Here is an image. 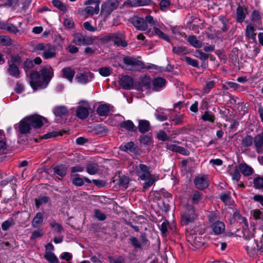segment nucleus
<instances>
[{
	"mask_svg": "<svg viewBox=\"0 0 263 263\" xmlns=\"http://www.w3.org/2000/svg\"><path fill=\"white\" fill-rule=\"evenodd\" d=\"M124 64L127 66V69H140V67H143L144 63L140 61L137 60L134 58L126 57L123 59Z\"/></svg>",
	"mask_w": 263,
	"mask_h": 263,
	"instance_id": "obj_11",
	"label": "nucleus"
},
{
	"mask_svg": "<svg viewBox=\"0 0 263 263\" xmlns=\"http://www.w3.org/2000/svg\"><path fill=\"white\" fill-rule=\"evenodd\" d=\"M234 218L236 220H237L240 224H242V233L243 237L246 239H250L253 237L254 235V228L250 229L249 224L246 218L242 217L240 215L239 212H236L234 213Z\"/></svg>",
	"mask_w": 263,
	"mask_h": 263,
	"instance_id": "obj_5",
	"label": "nucleus"
},
{
	"mask_svg": "<svg viewBox=\"0 0 263 263\" xmlns=\"http://www.w3.org/2000/svg\"><path fill=\"white\" fill-rule=\"evenodd\" d=\"M12 44V40L8 36H0V45L9 46Z\"/></svg>",
	"mask_w": 263,
	"mask_h": 263,
	"instance_id": "obj_52",
	"label": "nucleus"
},
{
	"mask_svg": "<svg viewBox=\"0 0 263 263\" xmlns=\"http://www.w3.org/2000/svg\"><path fill=\"white\" fill-rule=\"evenodd\" d=\"M195 56L202 60H207L209 58L208 54L202 52L200 50H197L195 52Z\"/></svg>",
	"mask_w": 263,
	"mask_h": 263,
	"instance_id": "obj_64",
	"label": "nucleus"
},
{
	"mask_svg": "<svg viewBox=\"0 0 263 263\" xmlns=\"http://www.w3.org/2000/svg\"><path fill=\"white\" fill-rule=\"evenodd\" d=\"M54 173L61 177L66 175L67 168L65 165H61L55 166L54 168Z\"/></svg>",
	"mask_w": 263,
	"mask_h": 263,
	"instance_id": "obj_42",
	"label": "nucleus"
},
{
	"mask_svg": "<svg viewBox=\"0 0 263 263\" xmlns=\"http://www.w3.org/2000/svg\"><path fill=\"white\" fill-rule=\"evenodd\" d=\"M131 23L138 30L144 31L147 29V24L153 25L155 24V21L152 16L148 15L144 18L134 16L131 18Z\"/></svg>",
	"mask_w": 263,
	"mask_h": 263,
	"instance_id": "obj_4",
	"label": "nucleus"
},
{
	"mask_svg": "<svg viewBox=\"0 0 263 263\" xmlns=\"http://www.w3.org/2000/svg\"><path fill=\"white\" fill-rule=\"evenodd\" d=\"M93 78V74L90 72H84L78 73L76 77L77 82L81 84H86Z\"/></svg>",
	"mask_w": 263,
	"mask_h": 263,
	"instance_id": "obj_15",
	"label": "nucleus"
},
{
	"mask_svg": "<svg viewBox=\"0 0 263 263\" xmlns=\"http://www.w3.org/2000/svg\"><path fill=\"white\" fill-rule=\"evenodd\" d=\"M232 179L234 182H237L240 178L241 175L239 171L235 169L233 173L231 174Z\"/></svg>",
	"mask_w": 263,
	"mask_h": 263,
	"instance_id": "obj_61",
	"label": "nucleus"
},
{
	"mask_svg": "<svg viewBox=\"0 0 263 263\" xmlns=\"http://www.w3.org/2000/svg\"><path fill=\"white\" fill-rule=\"evenodd\" d=\"M44 257L50 263H59L58 258L53 252H45Z\"/></svg>",
	"mask_w": 263,
	"mask_h": 263,
	"instance_id": "obj_43",
	"label": "nucleus"
},
{
	"mask_svg": "<svg viewBox=\"0 0 263 263\" xmlns=\"http://www.w3.org/2000/svg\"><path fill=\"white\" fill-rule=\"evenodd\" d=\"M121 127L129 131H134L136 130V127L133 122L130 120H127L121 124Z\"/></svg>",
	"mask_w": 263,
	"mask_h": 263,
	"instance_id": "obj_48",
	"label": "nucleus"
},
{
	"mask_svg": "<svg viewBox=\"0 0 263 263\" xmlns=\"http://www.w3.org/2000/svg\"><path fill=\"white\" fill-rule=\"evenodd\" d=\"M117 0H108L104 2L101 6V13L105 15H108L119 6Z\"/></svg>",
	"mask_w": 263,
	"mask_h": 263,
	"instance_id": "obj_10",
	"label": "nucleus"
},
{
	"mask_svg": "<svg viewBox=\"0 0 263 263\" xmlns=\"http://www.w3.org/2000/svg\"><path fill=\"white\" fill-rule=\"evenodd\" d=\"M29 83L33 91H35L38 88H44L46 87L39 73L35 71H32L30 73Z\"/></svg>",
	"mask_w": 263,
	"mask_h": 263,
	"instance_id": "obj_6",
	"label": "nucleus"
},
{
	"mask_svg": "<svg viewBox=\"0 0 263 263\" xmlns=\"http://www.w3.org/2000/svg\"><path fill=\"white\" fill-rule=\"evenodd\" d=\"M132 172L142 180L145 181L143 186L145 189L149 187L155 181L149 167L145 164H139L133 166Z\"/></svg>",
	"mask_w": 263,
	"mask_h": 263,
	"instance_id": "obj_1",
	"label": "nucleus"
},
{
	"mask_svg": "<svg viewBox=\"0 0 263 263\" xmlns=\"http://www.w3.org/2000/svg\"><path fill=\"white\" fill-rule=\"evenodd\" d=\"M52 112L55 116L62 117L67 114L68 110L64 106H57L52 108Z\"/></svg>",
	"mask_w": 263,
	"mask_h": 263,
	"instance_id": "obj_30",
	"label": "nucleus"
},
{
	"mask_svg": "<svg viewBox=\"0 0 263 263\" xmlns=\"http://www.w3.org/2000/svg\"><path fill=\"white\" fill-rule=\"evenodd\" d=\"M49 223L51 227L57 233H61L63 231L62 226L60 224L57 223L54 220L52 219L50 220Z\"/></svg>",
	"mask_w": 263,
	"mask_h": 263,
	"instance_id": "obj_46",
	"label": "nucleus"
},
{
	"mask_svg": "<svg viewBox=\"0 0 263 263\" xmlns=\"http://www.w3.org/2000/svg\"><path fill=\"white\" fill-rule=\"evenodd\" d=\"M148 0H127L125 4L130 7H139L148 5Z\"/></svg>",
	"mask_w": 263,
	"mask_h": 263,
	"instance_id": "obj_27",
	"label": "nucleus"
},
{
	"mask_svg": "<svg viewBox=\"0 0 263 263\" xmlns=\"http://www.w3.org/2000/svg\"><path fill=\"white\" fill-rule=\"evenodd\" d=\"M94 213L96 218L99 220L103 221L106 219L105 215L103 213L101 212L99 210H96Z\"/></svg>",
	"mask_w": 263,
	"mask_h": 263,
	"instance_id": "obj_60",
	"label": "nucleus"
},
{
	"mask_svg": "<svg viewBox=\"0 0 263 263\" xmlns=\"http://www.w3.org/2000/svg\"><path fill=\"white\" fill-rule=\"evenodd\" d=\"M173 52L177 54L181 55L188 52L186 47L185 46H176L173 48Z\"/></svg>",
	"mask_w": 263,
	"mask_h": 263,
	"instance_id": "obj_49",
	"label": "nucleus"
},
{
	"mask_svg": "<svg viewBox=\"0 0 263 263\" xmlns=\"http://www.w3.org/2000/svg\"><path fill=\"white\" fill-rule=\"evenodd\" d=\"M90 105L86 101H81L78 103L77 116L81 119L86 118L89 115Z\"/></svg>",
	"mask_w": 263,
	"mask_h": 263,
	"instance_id": "obj_8",
	"label": "nucleus"
},
{
	"mask_svg": "<svg viewBox=\"0 0 263 263\" xmlns=\"http://www.w3.org/2000/svg\"><path fill=\"white\" fill-rule=\"evenodd\" d=\"M43 221V214L40 213L38 212L36 214L35 217L33 218V220L32 221V226L33 228H38L40 227Z\"/></svg>",
	"mask_w": 263,
	"mask_h": 263,
	"instance_id": "obj_34",
	"label": "nucleus"
},
{
	"mask_svg": "<svg viewBox=\"0 0 263 263\" xmlns=\"http://www.w3.org/2000/svg\"><path fill=\"white\" fill-rule=\"evenodd\" d=\"M130 241L132 245L136 248H141L146 245L147 241L145 235H141L139 239L135 237L130 238Z\"/></svg>",
	"mask_w": 263,
	"mask_h": 263,
	"instance_id": "obj_21",
	"label": "nucleus"
},
{
	"mask_svg": "<svg viewBox=\"0 0 263 263\" xmlns=\"http://www.w3.org/2000/svg\"><path fill=\"white\" fill-rule=\"evenodd\" d=\"M186 238L187 241L191 243V245L194 246L196 249L200 247L203 245L202 237L197 234L190 232V233L187 234Z\"/></svg>",
	"mask_w": 263,
	"mask_h": 263,
	"instance_id": "obj_14",
	"label": "nucleus"
},
{
	"mask_svg": "<svg viewBox=\"0 0 263 263\" xmlns=\"http://www.w3.org/2000/svg\"><path fill=\"white\" fill-rule=\"evenodd\" d=\"M253 186L256 189H263V177L257 176L254 178Z\"/></svg>",
	"mask_w": 263,
	"mask_h": 263,
	"instance_id": "obj_44",
	"label": "nucleus"
},
{
	"mask_svg": "<svg viewBox=\"0 0 263 263\" xmlns=\"http://www.w3.org/2000/svg\"><path fill=\"white\" fill-rule=\"evenodd\" d=\"M194 183L196 187L199 190H203L208 187L209 181L207 176L201 175L196 177L194 180Z\"/></svg>",
	"mask_w": 263,
	"mask_h": 263,
	"instance_id": "obj_17",
	"label": "nucleus"
},
{
	"mask_svg": "<svg viewBox=\"0 0 263 263\" xmlns=\"http://www.w3.org/2000/svg\"><path fill=\"white\" fill-rule=\"evenodd\" d=\"M100 11V6H98L97 4L95 7L92 6H88L86 7L83 11V15H85V17L91 16L93 14H97Z\"/></svg>",
	"mask_w": 263,
	"mask_h": 263,
	"instance_id": "obj_23",
	"label": "nucleus"
},
{
	"mask_svg": "<svg viewBox=\"0 0 263 263\" xmlns=\"http://www.w3.org/2000/svg\"><path fill=\"white\" fill-rule=\"evenodd\" d=\"M140 142L144 145H148L152 143V138L148 135L143 136L141 137Z\"/></svg>",
	"mask_w": 263,
	"mask_h": 263,
	"instance_id": "obj_62",
	"label": "nucleus"
},
{
	"mask_svg": "<svg viewBox=\"0 0 263 263\" xmlns=\"http://www.w3.org/2000/svg\"><path fill=\"white\" fill-rule=\"evenodd\" d=\"M192 199L194 203H198L201 199V195L198 192H195L192 196Z\"/></svg>",
	"mask_w": 263,
	"mask_h": 263,
	"instance_id": "obj_63",
	"label": "nucleus"
},
{
	"mask_svg": "<svg viewBox=\"0 0 263 263\" xmlns=\"http://www.w3.org/2000/svg\"><path fill=\"white\" fill-rule=\"evenodd\" d=\"M140 86L137 89L142 90L143 88L148 89L151 84V80L148 77L144 76L140 78Z\"/></svg>",
	"mask_w": 263,
	"mask_h": 263,
	"instance_id": "obj_36",
	"label": "nucleus"
},
{
	"mask_svg": "<svg viewBox=\"0 0 263 263\" xmlns=\"http://www.w3.org/2000/svg\"><path fill=\"white\" fill-rule=\"evenodd\" d=\"M34 51L38 54H42L45 59H52L56 55V48L50 44L40 43L34 48Z\"/></svg>",
	"mask_w": 263,
	"mask_h": 263,
	"instance_id": "obj_2",
	"label": "nucleus"
},
{
	"mask_svg": "<svg viewBox=\"0 0 263 263\" xmlns=\"http://www.w3.org/2000/svg\"><path fill=\"white\" fill-rule=\"evenodd\" d=\"M239 170L246 176H250L253 173V168L245 163H242L239 165Z\"/></svg>",
	"mask_w": 263,
	"mask_h": 263,
	"instance_id": "obj_31",
	"label": "nucleus"
},
{
	"mask_svg": "<svg viewBox=\"0 0 263 263\" xmlns=\"http://www.w3.org/2000/svg\"><path fill=\"white\" fill-rule=\"evenodd\" d=\"M157 138L159 139V140L163 141H167L170 139L169 137L167 135L166 133L163 130H160L157 134Z\"/></svg>",
	"mask_w": 263,
	"mask_h": 263,
	"instance_id": "obj_59",
	"label": "nucleus"
},
{
	"mask_svg": "<svg viewBox=\"0 0 263 263\" xmlns=\"http://www.w3.org/2000/svg\"><path fill=\"white\" fill-rule=\"evenodd\" d=\"M26 117L27 118V120H28L32 127L40 128L46 122V119L39 115H34Z\"/></svg>",
	"mask_w": 263,
	"mask_h": 263,
	"instance_id": "obj_13",
	"label": "nucleus"
},
{
	"mask_svg": "<svg viewBox=\"0 0 263 263\" xmlns=\"http://www.w3.org/2000/svg\"><path fill=\"white\" fill-rule=\"evenodd\" d=\"M253 143L258 153L263 146V133L258 134L254 138Z\"/></svg>",
	"mask_w": 263,
	"mask_h": 263,
	"instance_id": "obj_26",
	"label": "nucleus"
},
{
	"mask_svg": "<svg viewBox=\"0 0 263 263\" xmlns=\"http://www.w3.org/2000/svg\"><path fill=\"white\" fill-rule=\"evenodd\" d=\"M220 198L226 205H231L234 203L230 196V193L229 192L222 193L220 196Z\"/></svg>",
	"mask_w": 263,
	"mask_h": 263,
	"instance_id": "obj_37",
	"label": "nucleus"
},
{
	"mask_svg": "<svg viewBox=\"0 0 263 263\" xmlns=\"http://www.w3.org/2000/svg\"><path fill=\"white\" fill-rule=\"evenodd\" d=\"M104 41H112L118 46L125 47L127 43L124 40V35L122 33H115L103 37Z\"/></svg>",
	"mask_w": 263,
	"mask_h": 263,
	"instance_id": "obj_12",
	"label": "nucleus"
},
{
	"mask_svg": "<svg viewBox=\"0 0 263 263\" xmlns=\"http://www.w3.org/2000/svg\"><path fill=\"white\" fill-rule=\"evenodd\" d=\"M247 13V10L243 9L241 6H238L236 10L237 21L239 23L242 22Z\"/></svg>",
	"mask_w": 263,
	"mask_h": 263,
	"instance_id": "obj_32",
	"label": "nucleus"
},
{
	"mask_svg": "<svg viewBox=\"0 0 263 263\" xmlns=\"http://www.w3.org/2000/svg\"><path fill=\"white\" fill-rule=\"evenodd\" d=\"M138 128L140 132L144 133L149 128V123L146 120H140L139 123Z\"/></svg>",
	"mask_w": 263,
	"mask_h": 263,
	"instance_id": "obj_39",
	"label": "nucleus"
},
{
	"mask_svg": "<svg viewBox=\"0 0 263 263\" xmlns=\"http://www.w3.org/2000/svg\"><path fill=\"white\" fill-rule=\"evenodd\" d=\"M245 247L247 254L250 257H256L259 253L263 252V235L260 242L255 239L251 240L246 243Z\"/></svg>",
	"mask_w": 263,
	"mask_h": 263,
	"instance_id": "obj_3",
	"label": "nucleus"
},
{
	"mask_svg": "<svg viewBox=\"0 0 263 263\" xmlns=\"http://www.w3.org/2000/svg\"><path fill=\"white\" fill-rule=\"evenodd\" d=\"M201 119L204 121H209L214 122L215 120V117L213 113L206 111L204 114L201 117Z\"/></svg>",
	"mask_w": 263,
	"mask_h": 263,
	"instance_id": "obj_45",
	"label": "nucleus"
},
{
	"mask_svg": "<svg viewBox=\"0 0 263 263\" xmlns=\"http://www.w3.org/2000/svg\"><path fill=\"white\" fill-rule=\"evenodd\" d=\"M42 79L46 86H47L48 82L53 76V71L50 66L43 68L41 70Z\"/></svg>",
	"mask_w": 263,
	"mask_h": 263,
	"instance_id": "obj_18",
	"label": "nucleus"
},
{
	"mask_svg": "<svg viewBox=\"0 0 263 263\" xmlns=\"http://www.w3.org/2000/svg\"><path fill=\"white\" fill-rule=\"evenodd\" d=\"M63 76L71 82L75 74V71L70 67H65L62 70Z\"/></svg>",
	"mask_w": 263,
	"mask_h": 263,
	"instance_id": "obj_29",
	"label": "nucleus"
},
{
	"mask_svg": "<svg viewBox=\"0 0 263 263\" xmlns=\"http://www.w3.org/2000/svg\"><path fill=\"white\" fill-rule=\"evenodd\" d=\"M166 81L162 78H156L153 81V88L155 90L159 91L165 85Z\"/></svg>",
	"mask_w": 263,
	"mask_h": 263,
	"instance_id": "obj_28",
	"label": "nucleus"
},
{
	"mask_svg": "<svg viewBox=\"0 0 263 263\" xmlns=\"http://www.w3.org/2000/svg\"><path fill=\"white\" fill-rule=\"evenodd\" d=\"M254 141V138L250 136H247L242 141V144L243 146H249L252 145Z\"/></svg>",
	"mask_w": 263,
	"mask_h": 263,
	"instance_id": "obj_53",
	"label": "nucleus"
},
{
	"mask_svg": "<svg viewBox=\"0 0 263 263\" xmlns=\"http://www.w3.org/2000/svg\"><path fill=\"white\" fill-rule=\"evenodd\" d=\"M261 16L259 12L257 10H254L251 14V20L252 21L255 22L260 20Z\"/></svg>",
	"mask_w": 263,
	"mask_h": 263,
	"instance_id": "obj_58",
	"label": "nucleus"
},
{
	"mask_svg": "<svg viewBox=\"0 0 263 263\" xmlns=\"http://www.w3.org/2000/svg\"><path fill=\"white\" fill-rule=\"evenodd\" d=\"M119 148L121 151L127 152L131 155L135 154L138 151L137 146L133 142L123 143L120 146Z\"/></svg>",
	"mask_w": 263,
	"mask_h": 263,
	"instance_id": "obj_16",
	"label": "nucleus"
},
{
	"mask_svg": "<svg viewBox=\"0 0 263 263\" xmlns=\"http://www.w3.org/2000/svg\"><path fill=\"white\" fill-rule=\"evenodd\" d=\"M182 60L185 61L187 64L194 67H198L199 63L197 60L195 59H193L191 58L185 57Z\"/></svg>",
	"mask_w": 263,
	"mask_h": 263,
	"instance_id": "obj_50",
	"label": "nucleus"
},
{
	"mask_svg": "<svg viewBox=\"0 0 263 263\" xmlns=\"http://www.w3.org/2000/svg\"><path fill=\"white\" fill-rule=\"evenodd\" d=\"M208 219L209 222L211 223H214L216 221H219L218 214L216 212H211L208 215Z\"/></svg>",
	"mask_w": 263,
	"mask_h": 263,
	"instance_id": "obj_55",
	"label": "nucleus"
},
{
	"mask_svg": "<svg viewBox=\"0 0 263 263\" xmlns=\"http://www.w3.org/2000/svg\"><path fill=\"white\" fill-rule=\"evenodd\" d=\"M97 112L100 116H107L109 113V106L107 104H101L97 109Z\"/></svg>",
	"mask_w": 263,
	"mask_h": 263,
	"instance_id": "obj_35",
	"label": "nucleus"
},
{
	"mask_svg": "<svg viewBox=\"0 0 263 263\" xmlns=\"http://www.w3.org/2000/svg\"><path fill=\"white\" fill-rule=\"evenodd\" d=\"M120 85L125 89H130L134 88L133 80L127 76H122L119 79Z\"/></svg>",
	"mask_w": 263,
	"mask_h": 263,
	"instance_id": "obj_19",
	"label": "nucleus"
},
{
	"mask_svg": "<svg viewBox=\"0 0 263 263\" xmlns=\"http://www.w3.org/2000/svg\"><path fill=\"white\" fill-rule=\"evenodd\" d=\"M187 41L191 45L195 48H200L202 46L201 42L198 41L195 35H190L187 39Z\"/></svg>",
	"mask_w": 263,
	"mask_h": 263,
	"instance_id": "obj_40",
	"label": "nucleus"
},
{
	"mask_svg": "<svg viewBox=\"0 0 263 263\" xmlns=\"http://www.w3.org/2000/svg\"><path fill=\"white\" fill-rule=\"evenodd\" d=\"M52 4L54 7L60 9V10L65 12L67 11L66 6L59 0H53Z\"/></svg>",
	"mask_w": 263,
	"mask_h": 263,
	"instance_id": "obj_51",
	"label": "nucleus"
},
{
	"mask_svg": "<svg viewBox=\"0 0 263 263\" xmlns=\"http://www.w3.org/2000/svg\"><path fill=\"white\" fill-rule=\"evenodd\" d=\"M26 117L24 118L21 120L18 126L19 132L21 134H26L30 132L32 126L27 120Z\"/></svg>",
	"mask_w": 263,
	"mask_h": 263,
	"instance_id": "obj_20",
	"label": "nucleus"
},
{
	"mask_svg": "<svg viewBox=\"0 0 263 263\" xmlns=\"http://www.w3.org/2000/svg\"><path fill=\"white\" fill-rule=\"evenodd\" d=\"M63 24L64 26L68 29H72L74 27V24L71 18H67L64 20Z\"/></svg>",
	"mask_w": 263,
	"mask_h": 263,
	"instance_id": "obj_56",
	"label": "nucleus"
},
{
	"mask_svg": "<svg viewBox=\"0 0 263 263\" xmlns=\"http://www.w3.org/2000/svg\"><path fill=\"white\" fill-rule=\"evenodd\" d=\"M48 198L46 196H42L39 198V199H35V204L36 207L39 206L43 203H46L48 201Z\"/></svg>",
	"mask_w": 263,
	"mask_h": 263,
	"instance_id": "obj_57",
	"label": "nucleus"
},
{
	"mask_svg": "<svg viewBox=\"0 0 263 263\" xmlns=\"http://www.w3.org/2000/svg\"><path fill=\"white\" fill-rule=\"evenodd\" d=\"M86 171L89 175H95L98 171V167L96 164H89L86 166Z\"/></svg>",
	"mask_w": 263,
	"mask_h": 263,
	"instance_id": "obj_47",
	"label": "nucleus"
},
{
	"mask_svg": "<svg viewBox=\"0 0 263 263\" xmlns=\"http://www.w3.org/2000/svg\"><path fill=\"white\" fill-rule=\"evenodd\" d=\"M169 110L163 108H158L156 109V113L155 116L157 120L160 122L164 121L168 118Z\"/></svg>",
	"mask_w": 263,
	"mask_h": 263,
	"instance_id": "obj_22",
	"label": "nucleus"
},
{
	"mask_svg": "<svg viewBox=\"0 0 263 263\" xmlns=\"http://www.w3.org/2000/svg\"><path fill=\"white\" fill-rule=\"evenodd\" d=\"M72 42L78 46L90 45L93 44V39L91 36L81 33H77L73 35Z\"/></svg>",
	"mask_w": 263,
	"mask_h": 263,
	"instance_id": "obj_7",
	"label": "nucleus"
},
{
	"mask_svg": "<svg viewBox=\"0 0 263 263\" xmlns=\"http://www.w3.org/2000/svg\"><path fill=\"white\" fill-rule=\"evenodd\" d=\"M196 217L197 214L194 209L191 206H189L186 207L184 213L182 214L181 220L184 224L189 225L194 221Z\"/></svg>",
	"mask_w": 263,
	"mask_h": 263,
	"instance_id": "obj_9",
	"label": "nucleus"
},
{
	"mask_svg": "<svg viewBox=\"0 0 263 263\" xmlns=\"http://www.w3.org/2000/svg\"><path fill=\"white\" fill-rule=\"evenodd\" d=\"M251 215L254 219L263 222V209L253 210L251 211Z\"/></svg>",
	"mask_w": 263,
	"mask_h": 263,
	"instance_id": "obj_38",
	"label": "nucleus"
},
{
	"mask_svg": "<svg viewBox=\"0 0 263 263\" xmlns=\"http://www.w3.org/2000/svg\"><path fill=\"white\" fill-rule=\"evenodd\" d=\"M153 31L156 35H157L159 38L162 39L165 41L170 42L169 37L166 35L164 33L162 32L159 28L157 27H154L153 28Z\"/></svg>",
	"mask_w": 263,
	"mask_h": 263,
	"instance_id": "obj_41",
	"label": "nucleus"
},
{
	"mask_svg": "<svg viewBox=\"0 0 263 263\" xmlns=\"http://www.w3.org/2000/svg\"><path fill=\"white\" fill-rule=\"evenodd\" d=\"M211 227L213 232L217 235L222 233L225 230L224 224L220 221H216L212 224Z\"/></svg>",
	"mask_w": 263,
	"mask_h": 263,
	"instance_id": "obj_25",
	"label": "nucleus"
},
{
	"mask_svg": "<svg viewBox=\"0 0 263 263\" xmlns=\"http://www.w3.org/2000/svg\"><path fill=\"white\" fill-rule=\"evenodd\" d=\"M9 74L15 78L20 77V71L17 66L14 64H10L7 69Z\"/></svg>",
	"mask_w": 263,
	"mask_h": 263,
	"instance_id": "obj_33",
	"label": "nucleus"
},
{
	"mask_svg": "<svg viewBox=\"0 0 263 263\" xmlns=\"http://www.w3.org/2000/svg\"><path fill=\"white\" fill-rule=\"evenodd\" d=\"M111 69L109 67H102L99 69V72L103 77H107L111 74Z\"/></svg>",
	"mask_w": 263,
	"mask_h": 263,
	"instance_id": "obj_54",
	"label": "nucleus"
},
{
	"mask_svg": "<svg viewBox=\"0 0 263 263\" xmlns=\"http://www.w3.org/2000/svg\"><path fill=\"white\" fill-rule=\"evenodd\" d=\"M254 26L252 24H249L247 25L245 29V35L248 39L255 41L256 34L255 32Z\"/></svg>",
	"mask_w": 263,
	"mask_h": 263,
	"instance_id": "obj_24",
	"label": "nucleus"
}]
</instances>
